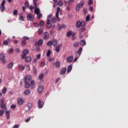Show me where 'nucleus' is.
<instances>
[{
    "mask_svg": "<svg viewBox=\"0 0 128 128\" xmlns=\"http://www.w3.org/2000/svg\"><path fill=\"white\" fill-rule=\"evenodd\" d=\"M52 17V14H50L48 16L47 18V22H46V28H50L52 26V24H50V18Z\"/></svg>",
    "mask_w": 128,
    "mask_h": 128,
    "instance_id": "nucleus-1",
    "label": "nucleus"
},
{
    "mask_svg": "<svg viewBox=\"0 0 128 128\" xmlns=\"http://www.w3.org/2000/svg\"><path fill=\"white\" fill-rule=\"evenodd\" d=\"M32 76L30 75H27L24 78V82H28L32 80Z\"/></svg>",
    "mask_w": 128,
    "mask_h": 128,
    "instance_id": "nucleus-2",
    "label": "nucleus"
},
{
    "mask_svg": "<svg viewBox=\"0 0 128 128\" xmlns=\"http://www.w3.org/2000/svg\"><path fill=\"white\" fill-rule=\"evenodd\" d=\"M47 44L48 46H50L52 44L53 46H56V40L54 39L52 41H49L48 42Z\"/></svg>",
    "mask_w": 128,
    "mask_h": 128,
    "instance_id": "nucleus-3",
    "label": "nucleus"
},
{
    "mask_svg": "<svg viewBox=\"0 0 128 128\" xmlns=\"http://www.w3.org/2000/svg\"><path fill=\"white\" fill-rule=\"evenodd\" d=\"M60 12V8L58 7L56 8V18H57V20L58 22H60V18L58 16V14H59Z\"/></svg>",
    "mask_w": 128,
    "mask_h": 128,
    "instance_id": "nucleus-4",
    "label": "nucleus"
},
{
    "mask_svg": "<svg viewBox=\"0 0 128 128\" xmlns=\"http://www.w3.org/2000/svg\"><path fill=\"white\" fill-rule=\"evenodd\" d=\"M30 52L28 50H23L22 54L21 56L22 58H26V55Z\"/></svg>",
    "mask_w": 128,
    "mask_h": 128,
    "instance_id": "nucleus-5",
    "label": "nucleus"
},
{
    "mask_svg": "<svg viewBox=\"0 0 128 128\" xmlns=\"http://www.w3.org/2000/svg\"><path fill=\"white\" fill-rule=\"evenodd\" d=\"M34 16L32 15V14H28L27 15V20H30V22L32 20H34Z\"/></svg>",
    "mask_w": 128,
    "mask_h": 128,
    "instance_id": "nucleus-6",
    "label": "nucleus"
},
{
    "mask_svg": "<svg viewBox=\"0 0 128 128\" xmlns=\"http://www.w3.org/2000/svg\"><path fill=\"white\" fill-rule=\"evenodd\" d=\"M84 2H81L80 3H79L76 6V10L77 12H78V10H80V8H82V6H84Z\"/></svg>",
    "mask_w": 128,
    "mask_h": 128,
    "instance_id": "nucleus-7",
    "label": "nucleus"
},
{
    "mask_svg": "<svg viewBox=\"0 0 128 128\" xmlns=\"http://www.w3.org/2000/svg\"><path fill=\"white\" fill-rule=\"evenodd\" d=\"M82 48H80L76 52V56L77 58H80V54H82Z\"/></svg>",
    "mask_w": 128,
    "mask_h": 128,
    "instance_id": "nucleus-8",
    "label": "nucleus"
},
{
    "mask_svg": "<svg viewBox=\"0 0 128 128\" xmlns=\"http://www.w3.org/2000/svg\"><path fill=\"white\" fill-rule=\"evenodd\" d=\"M44 106V102L42 101V100L39 99L38 102V108H42Z\"/></svg>",
    "mask_w": 128,
    "mask_h": 128,
    "instance_id": "nucleus-9",
    "label": "nucleus"
},
{
    "mask_svg": "<svg viewBox=\"0 0 128 128\" xmlns=\"http://www.w3.org/2000/svg\"><path fill=\"white\" fill-rule=\"evenodd\" d=\"M24 100L22 98H20L18 100H17V104H18L21 105L24 104Z\"/></svg>",
    "mask_w": 128,
    "mask_h": 128,
    "instance_id": "nucleus-10",
    "label": "nucleus"
},
{
    "mask_svg": "<svg viewBox=\"0 0 128 128\" xmlns=\"http://www.w3.org/2000/svg\"><path fill=\"white\" fill-rule=\"evenodd\" d=\"M34 8V13L36 14H40V10L38 8V6Z\"/></svg>",
    "mask_w": 128,
    "mask_h": 128,
    "instance_id": "nucleus-11",
    "label": "nucleus"
},
{
    "mask_svg": "<svg viewBox=\"0 0 128 128\" xmlns=\"http://www.w3.org/2000/svg\"><path fill=\"white\" fill-rule=\"evenodd\" d=\"M48 38H50V35L46 32H44L43 34V38L44 40H48Z\"/></svg>",
    "mask_w": 128,
    "mask_h": 128,
    "instance_id": "nucleus-12",
    "label": "nucleus"
},
{
    "mask_svg": "<svg viewBox=\"0 0 128 128\" xmlns=\"http://www.w3.org/2000/svg\"><path fill=\"white\" fill-rule=\"evenodd\" d=\"M74 60V56H69L66 58V60L68 62H72Z\"/></svg>",
    "mask_w": 128,
    "mask_h": 128,
    "instance_id": "nucleus-13",
    "label": "nucleus"
},
{
    "mask_svg": "<svg viewBox=\"0 0 128 128\" xmlns=\"http://www.w3.org/2000/svg\"><path fill=\"white\" fill-rule=\"evenodd\" d=\"M44 88V87L43 85L39 86L38 87V92H42Z\"/></svg>",
    "mask_w": 128,
    "mask_h": 128,
    "instance_id": "nucleus-14",
    "label": "nucleus"
},
{
    "mask_svg": "<svg viewBox=\"0 0 128 128\" xmlns=\"http://www.w3.org/2000/svg\"><path fill=\"white\" fill-rule=\"evenodd\" d=\"M10 38H8L6 40H5L3 42V44L4 46H8V42H10Z\"/></svg>",
    "mask_w": 128,
    "mask_h": 128,
    "instance_id": "nucleus-15",
    "label": "nucleus"
},
{
    "mask_svg": "<svg viewBox=\"0 0 128 128\" xmlns=\"http://www.w3.org/2000/svg\"><path fill=\"white\" fill-rule=\"evenodd\" d=\"M30 84L31 86V89L34 90V88H36V86H34V81L32 80L30 82Z\"/></svg>",
    "mask_w": 128,
    "mask_h": 128,
    "instance_id": "nucleus-16",
    "label": "nucleus"
},
{
    "mask_svg": "<svg viewBox=\"0 0 128 128\" xmlns=\"http://www.w3.org/2000/svg\"><path fill=\"white\" fill-rule=\"evenodd\" d=\"M66 68H63L61 70L60 74L62 76H64V74H66Z\"/></svg>",
    "mask_w": 128,
    "mask_h": 128,
    "instance_id": "nucleus-17",
    "label": "nucleus"
},
{
    "mask_svg": "<svg viewBox=\"0 0 128 128\" xmlns=\"http://www.w3.org/2000/svg\"><path fill=\"white\" fill-rule=\"evenodd\" d=\"M54 66H56V68H60V62L56 61L55 63L53 64Z\"/></svg>",
    "mask_w": 128,
    "mask_h": 128,
    "instance_id": "nucleus-18",
    "label": "nucleus"
},
{
    "mask_svg": "<svg viewBox=\"0 0 128 128\" xmlns=\"http://www.w3.org/2000/svg\"><path fill=\"white\" fill-rule=\"evenodd\" d=\"M31 61H32V57L30 56H28L25 58V62H31Z\"/></svg>",
    "mask_w": 128,
    "mask_h": 128,
    "instance_id": "nucleus-19",
    "label": "nucleus"
},
{
    "mask_svg": "<svg viewBox=\"0 0 128 128\" xmlns=\"http://www.w3.org/2000/svg\"><path fill=\"white\" fill-rule=\"evenodd\" d=\"M6 104L2 103L0 105L1 108H2V110H8L6 107Z\"/></svg>",
    "mask_w": 128,
    "mask_h": 128,
    "instance_id": "nucleus-20",
    "label": "nucleus"
},
{
    "mask_svg": "<svg viewBox=\"0 0 128 128\" xmlns=\"http://www.w3.org/2000/svg\"><path fill=\"white\" fill-rule=\"evenodd\" d=\"M72 64H70L67 69V72H70L72 71Z\"/></svg>",
    "mask_w": 128,
    "mask_h": 128,
    "instance_id": "nucleus-21",
    "label": "nucleus"
},
{
    "mask_svg": "<svg viewBox=\"0 0 128 128\" xmlns=\"http://www.w3.org/2000/svg\"><path fill=\"white\" fill-rule=\"evenodd\" d=\"M82 26L81 22L80 21L77 22L76 23V27H77L78 28H80Z\"/></svg>",
    "mask_w": 128,
    "mask_h": 128,
    "instance_id": "nucleus-22",
    "label": "nucleus"
},
{
    "mask_svg": "<svg viewBox=\"0 0 128 128\" xmlns=\"http://www.w3.org/2000/svg\"><path fill=\"white\" fill-rule=\"evenodd\" d=\"M80 44L82 46H86V40H82L80 42Z\"/></svg>",
    "mask_w": 128,
    "mask_h": 128,
    "instance_id": "nucleus-23",
    "label": "nucleus"
},
{
    "mask_svg": "<svg viewBox=\"0 0 128 128\" xmlns=\"http://www.w3.org/2000/svg\"><path fill=\"white\" fill-rule=\"evenodd\" d=\"M24 94L26 96H28V94H30V90H25Z\"/></svg>",
    "mask_w": 128,
    "mask_h": 128,
    "instance_id": "nucleus-24",
    "label": "nucleus"
},
{
    "mask_svg": "<svg viewBox=\"0 0 128 128\" xmlns=\"http://www.w3.org/2000/svg\"><path fill=\"white\" fill-rule=\"evenodd\" d=\"M6 58V54L4 53H2L0 54V60H2L3 58Z\"/></svg>",
    "mask_w": 128,
    "mask_h": 128,
    "instance_id": "nucleus-25",
    "label": "nucleus"
},
{
    "mask_svg": "<svg viewBox=\"0 0 128 128\" xmlns=\"http://www.w3.org/2000/svg\"><path fill=\"white\" fill-rule=\"evenodd\" d=\"M27 106L28 108V110H30L32 107V103H28L27 104Z\"/></svg>",
    "mask_w": 128,
    "mask_h": 128,
    "instance_id": "nucleus-26",
    "label": "nucleus"
},
{
    "mask_svg": "<svg viewBox=\"0 0 128 128\" xmlns=\"http://www.w3.org/2000/svg\"><path fill=\"white\" fill-rule=\"evenodd\" d=\"M43 42H44V40L42 39H41L38 40V42L37 43V44L38 46H42Z\"/></svg>",
    "mask_w": 128,
    "mask_h": 128,
    "instance_id": "nucleus-27",
    "label": "nucleus"
},
{
    "mask_svg": "<svg viewBox=\"0 0 128 128\" xmlns=\"http://www.w3.org/2000/svg\"><path fill=\"white\" fill-rule=\"evenodd\" d=\"M19 20H22H22H24V16H22V14H20Z\"/></svg>",
    "mask_w": 128,
    "mask_h": 128,
    "instance_id": "nucleus-28",
    "label": "nucleus"
},
{
    "mask_svg": "<svg viewBox=\"0 0 128 128\" xmlns=\"http://www.w3.org/2000/svg\"><path fill=\"white\" fill-rule=\"evenodd\" d=\"M51 22H52V24H54V23L56 22V17H53L51 19Z\"/></svg>",
    "mask_w": 128,
    "mask_h": 128,
    "instance_id": "nucleus-29",
    "label": "nucleus"
},
{
    "mask_svg": "<svg viewBox=\"0 0 128 128\" xmlns=\"http://www.w3.org/2000/svg\"><path fill=\"white\" fill-rule=\"evenodd\" d=\"M19 68L20 70H24V66L22 64H20L19 66Z\"/></svg>",
    "mask_w": 128,
    "mask_h": 128,
    "instance_id": "nucleus-30",
    "label": "nucleus"
},
{
    "mask_svg": "<svg viewBox=\"0 0 128 128\" xmlns=\"http://www.w3.org/2000/svg\"><path fill=\"white\" fill-rule=\"evenodd\" d=\"M64 5V2L62 1H59L58 2V6H62Z\"/></svg>",
    "mask_w": 128,
    "mask_h": 128,
    "instance_id": "nucleus-31",
    "label": "nucleus"
},
{
    "mask_svg": "<svg viewBox=\"0 0 128 128\" xmlns=\"http://www.w3.org/2000/svg\"><path fill=\"white\" fill-rule=\"evenodd\" d=\"M6 90H7V89H6V87H4L3 88V89L2 90V94H6Z\"/></svg>",
    "mask_w": 128,
    "mask_h": 128,
    "instance_id": "nucleus-32",
    "label": "nucleus"
},
{
    "mask_svg": "<svg viewBox=\"0 0 128 128\" xmlns=\"http://www.w3.org/2000/svg\"><path fill=\"white\" fill-rule=\"evenodd\" d=\"M85 30H86V29L84 28H80L79 31V34H82V32H84Z\"/></svg>",
    "mask_w": 128,
    "mask_h": 128,
    "instance_id": "nucleus-33",
    "label": "nucleus"
},
{
    "mask_svg": "<svg viewBox=\"0 0 128 128\" xmlns=\"http://www.w3.org/2000/svg\"><path fill=\"white\" fill-rule=\"evenodd\" d=\"M12 66H14V63L12 62L8 64V68H12Z\"/></svg>",
    "mask_w": 128,
    "mask_h": 128,
    "instance_id": "nucleus-34",
    "label": "nucleus"
},
{
    "mask_svg": "<svg viewBox=\"0 0 128 128\" xmlns=\"http://www.w3.org/2000/svg\"><path fill=\"white\" fill-rule=\"evenodd\" d=\"M24 84H25V88H29L30 86V84H28V82H24Z\"/></svg>",
    "mask_w": 128,
    "mask_h": 128,
    "instance_id": "nucleus-35",
    "label": "nucleus"
},
{
    "mask_svg": "<svg viewBox=\"0 0 128 128\" xmlns=\"http://www.w3.org/2000/svg\"><path fill=\"white\" fill-rule=\"evenodd\" d=\"M50 54H52V51H50V50H48L46 53V56H48V58H50Z\"/></svg>",
    "mask_w": 128,
    "mask_h": 128,
    "instance_id": "nucleus-36",
    "label": "nucleus"
},
{
    "mask_svg": "<svg viewBox=\"0 0 128 128\" xmlns=\"http://www.w3.org/2000/svg\"><path fill=\"white\" fill-rule=\"evenodd\" d=\"M60 45H58L56 47V50L57 52H60Z\"/></svg>",
    "mask_w": 128,
    "mask_h": 128,
    "instance_id": "nucleus-37",
    "label": "nucleus"
},
{
    "mask_svg": "<svg viewBox=\"0 0 128 128\" xmlns=\"http://www.w3.org/2000/svg\"><path fill=\"white\" fill-rule=\"evenodd\" d=\"M44 73H42L38 76L39 80H42L44 78Z\"/></svg>",
    "mask_w": 128,
    "mask_h": 128,
    "instance_id": "nucleus-38",
    "label": "nucleus"
},
{
    "mask_svg": "<svg viewBox=\"0 0 128 128\" xmlns=\"http://www.w3.org/2000/svg\"><path fill=\"white\" fill-rule=\"evenodd\" d=\"M37 2H38V0H33L34 8H36L38 6V5L36 4Z\"/></svg>",
    "mask_w": 128,
    "mask_h": 128,
    "instance_id": "nucleus-39",
    "label": "nucleus"
},
{
    "mask_svg": "<svg viewBox=\"0 0 128 128\" xmlns=\"http://www.w3.org/2000/svg\"><path fill=\"white\" fill-rule=\"evenodd\" d=\"M42 16V13L37 14V18L40 19Z\"/></svg>",
    "mask_w": 128,
    "mask_h": 128,
    "instance_id": "nucleus-40",
    "label": "nucleus"
},
{
    "mask_svg": "<svg viewBox=\"0 0 128 128\" xmlns=\"http://www.w3.org/2000/svg\"><path fill=\"white\" fill-rule=\"evenodd\" d=\"M42 32H44V29H42V28H40L38 30L39 34H42Z\"/></svg>",
    "mask_w": 128,
    "mask_h": 128,
    "instance_id": "nucleus-41",
    "label": "nucleus"
},
{
    "mask_svg": "<svg viewBox=\"0 0 128 128\" xmlns=\"http://www.w3.org/2000/svg\"><path fill=\"white\" fill-rule=\"evenodd\" d=\"M0 10L2 12H4L6 10V7L4 6H0Z\"/></svg>",
    "mask_w": 128,
    "mask_h": 128,
    "instance_id": "nucleus-42",
    "label": "nucleus"
},
{
    "mask_svg": "<svg viewBox=\"0 0 128 128\" xmlns=\"http://www.w3.org/2000/svg\"><path fill=\"white\" fill-rule=\"evenodd\" d=\"M21 44L22 46H26V41L23 40L22 42H21Z\"/></svg>",
    "mask_w": 128,
    "mask_h": 128,
    "instance_id": "nucleus-43",
    "label": "nucleus"
},
{
    "mask_svg": "<svg viewBox=\"0 0 128 128\" xmlns=\"http://www.w3.org/2000/svg\"><path fill=\"white\" fill-rule=\"evenodd\" d=\"M66 36L68 38H70V36H72V31H69L67 34Z\"/></svg>",
    "mask_w": 128,
    "mask_h": 128,
    "instance_id": "nucleus-44",
    "label": "nucleus"
},
{
    "mask_svg": "<svg viewBox=\"0 0 128 128\" xmlns=\"http://www.w3.org/2000/svg\"><path fill=\"white\" fill-rule=\"evenodd\" d=\"M23 38V40H30V38H28V36H24L23 38Z\"/></svg>",
    "mask_w": 128,
    "mask_h": 128,
    "instance_id": "nucleus-45",
    "label": "nucleus"
},
{
    "mask_svg": "<svg viewBox=\"0 0 128 128\" xmlns=\"http://www.w3.org/2000/svg\"><path fill=\"white\" fill-rule=\"evenodd\" d=\"M44 20H42L40 22L39 25L40 26H44Z\"/></svg>",
    "mask_w": 128,
    "mask_h": 128,
    "instance_id": "nucleus-46",
    "label": "nucleus"
},
{
    "mask_svg": "<svg viewBox=\"0 0 128 128\" xmlns=\"http://www.w3.org/2000/svg\"><path fill=\"white\" fill-rule=\"evenodd\" d=\"M4 112L2 110H0V116H4Z\"/></svg>",
    "mask_w": 128,
    "mask_h": 128,
    "instance_id": "nucleus-47",
    "label": "nucleus"
},
{
    "mask_svg": "<svg viewBox=\"0 0 128 128\" xmlns=\"http://www.w3.org/2000/svg\"><path fill=\"white\" fill-rule=\"evenodd\" d=\"M81 22V26H86V22L82 21Z\"/></svg>",
    "mask_w": 128,
    "mask_h": 128,
    "instance_id": "nucleus-48",
    "label": "nucleus"
},
{
    "mask_svg": "<svg viewBox=\"0 0 128 128\" xmlns=\"http://www.w3.org/2000/svg\"><path fill=\"white\" fill-rule=\"evenodd\" d=\"M14 52V49L12 48L9 49V50H8V52L9 54H12V52Z\"/></svg>",
    "mask_w": 128,
    "mask_h": 128,
    "instance_id": "nucleus-49",
    "label": "nucleus"
},
{
    "mask_svg": "<svg viewBox=\"0 0 128 128\" xmlns=\"http://www.w3.org/2000/svg\"><path fill=\"white\" fill-rule=\"evenodd\" d=\"M74 48H78V42H76L74 45Z\"/></svg>",
    "mask_w": 128,
    "mask_h": 128,
    "instance_id": "nucleus-50",
    "label": "nucleus"
},
{
    "mask_svg": "<svg viewBox=\"0 0 128 128\" xmlns=\"http://www.w3.org/2000/svg\"><path fill=\"white\" fill-rule=\"evenodd\" d=\"M13 14L14 16H16L18 14V10H14L13 12Z\"/></svg>",
    "mask_w": 128,
    "mask_h": 128,
    "instance_id": "nucleus-51",
    "label": "nucleus"
},
{
    "mask_svg": "<svg viewBox=\"0 0 128 128\" xmlns=\"http://www.w3.org/2000/svg\"><path fill=\"white\" fill-rule=\"evenodd\" d=\"M90 15H87L86 17V22H88V20H90Z\"/></svg>",
    "mask_w": 128,
    "mask_h": 128,
    "instance_id": "nucleus-52",
    "label": "nucleus"
},
{
    "mask_svg": "<svg viewBox=\"0 0 128 128\" xmlns=\"http://www.w3.org/2000/svg\"><path fill=\"white\" fill-rule=\"evenodd\" d=\"M45 65H46V62H44V61L42 62L40 64L41 66H44Z\"/></svg>",
    "mask_w": 128,
    "mask_h": 128,
    "instance_id": "nucleus-53",
    "label": "nucleus"
},
{
    "mask_svg": "<svg viewBox=\"0 0 128 128\" xmlns=\"http://www.w3.org/2000/svg\"><path fill=\"white\" fill-rule=\"evenodd\" d=\"M29 6H30V4H28V2H25V6H26V8H28Z\"/></svg>",
    "mask_w": 128,
    "mask_h": 128,
    "instance_id": "nucleus-54",
    "label": "nucleus"
},
{
    "mask_svg": "<svg viewBox=\"0 0 128 128\" xmlns=\"http://www.w3.org/2000/svg\"><path fill=\"white\" fill-rule=\"evenodd\" d=\"M29 8H30V10H34V6H30L29 7Z\"/></svg>",
    "mask_w": 128,
    "mask_h": 128,
    "instance_id": "nucleus-55",
    "label": "nucleus"
},
{
    "mask_svg": "<svg viewBox=\"0 0 128 128\" xmlns=\"http://www.w3.org/2000/svg\"><path fill=\"white\" fill-rule=\"evenodd\" d=\"M58 28L59 30H62V25L60 24H58Z\"/></svg>",
    "mask_w": 128,
    "mask_h": 128,
    "instance_id": "nucleus-56",
    "label": "nucleus"
},
{
    "mask_svg": "<svg viewBox=\"0 0 128 128\" xmlns=\"http://www.w3.org/2000/svg\"><path fill=\"white\" fill-rule=\"evenodd\" d=\"M16 105L12 104V105H11L10 108H11L14 110V108H16Z\"/></svg>",
    "mask_w": 128,
    "mask_h": 128,
    "instance_id": "nucleus-57",
    "label": "nucleus"
},
{
    "mask_svg": "<svg viewBox=\"0 0 128 128\" xmlns=\"http://www.w3.org/2000/svg\"><path fill=\"white\" fill-rule=\"evenodd\" d=\"M6 4V0H3L0 6H4V4Z\"/></svg>",
    "mask_w": 128,
    "mask_h": 128,
    "instance_id": "nucleus-58",
    "label": "nucleus"
},
{
    "mask_svg": "<svg viewBox=\"0 0 128 128\" xmlns=\"http://www.w3.org/2000/svg\"><path fill=\"white\" fill-rule=\"evenodd\" d=\"M71 36H72V38H74V36H76V33H74V32H72Z\"/></svg>",
    "mask_w": 128,
    "mask_h": 128,
    "instance_id": "nucleus-59",
    "label": "nucleus"
},
{
    "mask_svg": "<svg viewBox=\"0 0 128 128\" xmlns=\"http://www.w3.org/2000/svg\"><path fill=\"white\" fill-rule=\"evenodd\" d=\"M92 0H90L88 2V4L90 5V4H92Z\"/></svg>",
    "mask_w": 128,
    "mask_h": 128,
    "instance_id": "nucleus-60",
    "label": "nucleus"
},
{
    "mask_svg": "<svg viewBox=\"0 0 128 128\" xmlns=\"http://www.w3.org/2000/svg\"><path fill=\"white\" fill-rule=\"evenodd\" d=\"M36 58L40 60V54H37Z\"/></svg>",
    "mask_w": 128,
    "mask_h": 128,
    "instance_id": "nucleus-61",
    "label": "nucleus"
},
{
    "mask_svg": "<svg viewBox=\"0 0 128 128\" xmlns=\"http://www.w3.org/2000/svg\"><path fill=\"white\" fill-rule=\"evenodd\" d=\"M54 60V58H50L48 59V62H52V60Z\"/></svg>",
    "mask_w": 128,
    "mask_h": 128,
    "instance_id": "nucleus-62",
    "label": "nucleus"
},
{
    "mask_svg": "<svg viewBox=\"0 0 128 128\" xmlns=\"http://www.w3.org/2000/svg\"><path fill=\"white\" fill-rule=\"evenodd\" d=\"M84 14H86V12H88V9H86V8H84Z\"/></svg>",
    "mask_w": 128,
    "mask_h": 128,
    "instance_id": "nucleus-63",
    "label": "nucleus"
},
{
    "mask_svg": "<svg viewBox=\"0 0 128 128\" xmlns=\"http://www.w3.org/2000/svg\"><path fill=\"white\" fill-rule=\"evenodd\" d=\"M18 125L16 124L13 126V128H18Z\"/></svg>",
    "mask_w": 128,
    "mask_h": 128,
    "instance_id": "nucleus-64",
    "label": "nucleus"
}]
</instances>
